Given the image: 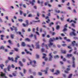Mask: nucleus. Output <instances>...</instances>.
Returning a JSON list of instances; mask_svg holds the SVG:
<instances>
[{"mask_svg":"<svg viewBox=\"0 0 78 78\" xmlns=\"http://www.w3.org/2000/svg\"><path fill=\"white\" fill-rule=\"evenodd\" d=\"M14 37H15V35L13 34H11L10 35V37L11 39H14Z\"/></svg>","mask_w":78,"mask_h":78,"instance_id":"obj_16","label":"nucleus"},{"mask_svg":"<svg viewBox=\"0 0 78 78\" xmlns=\"http://www.w3.org/2000/svg\"><path fill=\"white\" fill-rule=\"evenodd\" d=\"M22 46L23 47H25L26 46V44H25V43L24 42H23L21 44Z\"/></svg>","mask_w":78,"mask_h":78,"instance_id":"obj_15","label":"nucleus"},{"mask_svg":"<svg viewBox=\"0 0 78 78\" xmlns=\"http://www.w3.org/2000/svg\"><path fill=\"white\" fill-rule=\"evenodd\" d=\"M50 20L49 19H48V21H46V22H47V23H49V22H50Z\"/></svg>","mask_w":78,"mask_h":78,"instance_id":"obj_46","label":"nucleus"},{"mask_svg":"<svg viewBox=\"0 0 78 78\" xmlns=\"http://www.w3.org/2000/svg\"><path fill=\"white\" fill-rule=\"evenodd\" d=\"M23 62H26V59L24 58L23 59Z\"/></svg>","mask_w":78,"mask_h":78,"instance_id":"obj_45","label":"nucleus"},{"mask_svg":"<svg viewBox=\"0 0 78 78\" xmlns=\"http://www.w3.org/2000/svg\"><path fill=\"white\" fill-rule=\"evenodd\" d=\"M60 28V27L59 25H58L56 26V30H59V28Z\"/></svg>","mask_w":78,"mask_h":78,"instance_id":"obj_22","label":"nucleus"},{"mask_svg":"<svg viewBox=\"0 0 78 78\" xmlns=\"http://www.w3.org/2000/svg\"><path fill=\"white\" fill-rule=\"evenodd\" d=\"M66 41H67L68 42H70V40L69 39H66Z\"/></svg>","mask_w":78,"mask_h":78,"instance_id":"obj_56","label":"nucleus"},{"mask_svg":"<svg viewBox=\"0 0 78 78\" xmlns=\"http://www.w3.org/2000/svg\"><path fill=\"white\" fill-rule=\"evenodd\" d=\"M60 19L62 21H64V18H60Z\"/></svg>","mask_w":78,"mask_h":78,"instance_id":"obj_63","label":"nucleus"},{"mask_svg":"<svg viewBox=\"0 0 78 78\" xmlns=\"http://www.w3.org/2000/svg\"><path fill=\"white\" fill-rule=\"evenodd\" d=\"M20 15H22L23 12L22 11H20Z\"/></svg>","mask_w":78,"mask_h":78,"instance_id":"obj_50","label":"nucleus"},{"mask_svg":"<svg viewBox=\"0 0 78 78\" xmlns=\"http://www.w3.org/2000/svg\"><path fill=\"white\" fill-rule=\"evenodd\" d=\"M73 56L72 54H68L67 55V57H72Z\"/></svg>","mask_w":78,"mask_h":78,"instance_id":"obj_18","label":"nucleus"},{"mask_svg":"<svg viewBox=\"0 0 78 78\" xmlns=\"http://www.w3.org/2000/svg\"><path fill=\"white\" fill-rule=\"evenodd\" d=\"M26 24L27 25V26H28V25H29V23H28V20H26Z\"/></svg>","mask_w":78,"mask_h":78,"instance_id":"obj_29","label":"nucleus"},{"mask_svg":"<svg viewBox=\"0 0 78 78\" xmlns=\"http://www.w3.org/2000/svg\"><path fill=\"white\" fill-rule=\"evenodd\" d=\"M24 0V1H26L28 2H30V4H32L33 6L34 5V3H35V0H32V2H30V1L28 0Z\"/></svg>","mask_w":78,"mask_h":78,"instance_id":"obj_3","label":"nucleus"},{"mask_svg":"<svg viewBox=\"0 0 78 78\" xmlns=\"http://www.w3.org/2000/svg\"><path fill=\"white\" fill-rule=\"evenodd\" d=\"M40 22V20H39L38 21H34V22Z\"/></svg>","mask_w":78,"mask_h":78,"instance_id":"obj_57","label":"nucleus"},{"mask_svg":"<svg viewBox=\"0 0 78 78\" xmlns=\"http://www.w3.org/2000/svg\"><path fill=\"white\" fill-rule=\"evenodd\" d=\"M25 41H27L28 42H30L31 41V40H30V39L27 38L25 39Z\"/></svg>","mask_w":78,"mask_h":78,"instance_id":"obj_14","label":"nucleus"},{"mask_svg":"<svg viewBox=\"0 0 78 78\" xmlns=\"http://www.w3.org/2000/svg\"><path fill=\"white\" fill-rule=\"evenodd\" d=\"M5 19H6L7 20H9L8 16H6L5 17Z\"/></svg>","mask_w":78,"mask_h":78,"instance_id":"obj_61","label":"nucleus"},{"mask_svg":"<svg viewBox=\"0 0 78 78\" xmlns=\"http://www.w3.org/2000/svg\"><path fill=\"white\" fill-rule=\"evenodd\" d=\"M23 73L24 74H25V73H26V71H27V70H26V69H23Z\"/></svg>","mask_w":78,"mask_h":78,"instance_id":"obj_39","label":"nucleus"},{"mask_svg":"<svg viewBox=\"0 0 78 78\" xmlns=\"http://www.w3.org/2000/svg\"><path fill=\"white\" fill-rule=\"evenodd\" d=\"M33 62L34 64H36V61L35 60H34L33 61H30V64H31V65H32L33 66V67H36V66L35 65H33Z\"/></svg>","mask_w":78,"mask_h":78,"instance_id":"obj_2","label":"nucleus"},{"mask_svg":"<svg viewBox=\"0 0 78 78\" xmlns=\"http://www.w3.org/2000/svg\"><path fill=\"white\" fill-rule=\"evenodd\" d=\"M33 31L34 33H35V28H34L33 29Z\"/></svg>","mask_w":78,"mask_h":78,"instance_id":"obj_54","label":"nucleus"},{"mask_svg":"<svg viewBox=\"0 0 78 78\" xmlns=\"http://www.w3.org/2000/svg\"><path fill=\"white\" fill-rule=\"evenodd\" d=\"M72 59L73 61V63H75V57H73L72 58Z\"/></svg>","mask_w":78,"mask_h":78,"instance_id":"obj_20","label":"nucleus"},{"mask_svg":"<svg viewBox=\"0 0 78 78\" xmlns=\"http://www.w3.org/2000/svg\"><path fill=\"white\" fill-rule=\"evenodd\" d=\"M23 26L24 27H27V26H28V25L27 24H25L24 23L23 24Z\"/></svg>","mask_w":78,"mask_h":78,"instance_id":"obj_32","label":"nucleus"},{"mask_svg":"<svg viewBox=\"0 0 78 78\" xmlns=\"http://www.w3.org/2000/svg\"><path fill=\"white\" fill-rule=\"evenodd\" d=\"M8 42L10 44H12V41H11V40H9Z\"/></svg>","mask_w":78,"mask_h":78,"instance_id":"obj_30","label":"nucleus"},{"mask_svg":"<svg viewBox=\"0 0 78 78\" xmlns=\"http://www.w3.org/2000/svg\"><path fill=\"white\" fill-rule=\"evenodd\" d=\"M36 34H37L38 36H40V34H39V33L38 32H36Z\"/></svg>","mask_w":78,"mask_h":78,"instance_id":"obj_53","label":"nucleus"},{"mask_svg":"<svg viewBox=\"0 0 78 78\" xmlns=\"http://www.w3.org/2000/svg\"><path fill=\"white\" fill-rule=\"evenodd\" d=\"M37 2H38V3H39V4L41 3V5H42L43 4V3H44V2L42 1H41V2L40 1L38 0V1Z\"/></svg>","mask_w":78,"mask_h":78,"instance_id":"obj_17","label":"nucleus"},{"mask_svg":"<svg viewBox=\"0 0 78 78\" xmlns=\"http://www.w3.org/2000/svg\"><path fill=\"white\" fill-rule=\"evenodd\" d=\"M28 17H33V15H32L31 14H30L29 15Z\"/></svg>","mask_w":78,"mask_h":78,"instance_id":"obj_31","label":"nucleus"},{"mask_svg":"<svg viewBox=\"0 0 78 78\" xmlns=\"http://www.w3.org/2000/svg\"><path fill=\"white\" fill-rule=\"evenodd\" d=\"M55 12H57V13H59V12H60V11L58 10H56Z\"/></svg>","mask_w":78,"mask_h":78,"instance_id":"obj_35","label":"nucleus"},{"mask_svg":"<svg viewBox=\"0 0 78 78\" xmlns=\"http://www.w3.org/2000/svg\"><path fill=\"white\" fill-rule=\"evenodd\" d=\"M54 58L55 59H56V58H59V56L58 55H56L54 56Z\"/></svg>","mask_w":78,"mask_h":78,"instance_id":"obj_24","label":"nucleus"},{"mask_svg":"<svg viewBox=\"0 0 78 78\" xmlns=\"http://www.w3.org/2000/svg\"><path fill=\"white\" fill-rule=\"evenodd\" d=\"M67 28H64V29H63V31L64 32L65 31H67Z\"/></svg>","mask_w":78,"mask_h":78,"instance_id":"obj_38","label":"nucleus"},{"mask_svg":"<svg viewBox=\"0 0 78 78\" xmlns=\"http://www.w3.org/2000/svg\"><path fill=\"white\" fill-rule=\"evenodd\" d=\"M22 32H24V33H25V29H22Z\"/></svg>","mask_w":78,"mask_h":78,"instance_id":"obj_49","label":"nucleus"},{"mask_svg":"<svg viewBox=\"0 0 78 78\" xmlns=\"http://www.w3.org/2000/svg\"><path fill=\"white\" fill-rule=\"evenodd\" d=\"M14 30H15V32L18 34H21V32H17L16 31H17L18 30V29L17 28V27H15Z\"/></svg>","mask_w":78,"mask_h":78,"instance_id":"obj_6","label":"nucleus"},{"mask_svg":"<svg viewBox=\"0 0 78 78\" xmlns=\"http://www.w3.org/2000/svg\"><path fill=\"white\" fill-rule=\"evenodd\" d=\"M44 46H45L46 48L47 49H48V46H47V45L45 44Z\"/></svg>","mask_w":78,"mask_h":78,"instance_id":"obj_42","label":"nucleus"},{"mask_svg":"<svg viewBox=\"0 0 78 78\" xmlns=\"http://www.w3.org/2000/svg\"><path fill=\"white\" fill-rule=\"evenodd\" d=\"M41 51H42V52H44V48H42L41 49Z\"/></svg>","mask_w":78,"mask_h":78,"instance_id":"obj_62","label":"nucleus"},{"mask_svg":"<svg viewBox=\"0 0 78 78\" xmlns=\"http://www.w3.org/2000/svg\"><path fill=\"white\" fill-rule=\"evenodd\" d=\"M27 54H30V55H32V54L30 52V51H27Z\"/></svg>","mask_w":78,"mask_h":78,"instance_id":"obj_40","label":"nucleus"},{"mask_svg":"<svg viewBox=\"0 0 78 78\" xmlns=\"http://www.w3.org/2000/svg\"><path fill=\"white\" fill-rule=\"evenodd\" d=\"M66 5L68 6H70V2H68V3L66 4Z\"/></svg>","mask_w":78,"mask_h":78,"instance_id":"obj_52","label":"nucleus"},{"mask_svg":"<svg viewBox=\"0 0 78 78\" xmlns=\"http://www.w3.org/2000/svg\"><path fill=\"white\" fill-rule=\"evenodd\" d=\"M7 69L8 71H9V72H10L11 71L10 70V69H11V66L10 65H9L8 66Z\"/></svg>","mask_w":78,"mask_h":78,"instance_id":"obj_10","label":"nucleus"},{"mask_svg":"<svg viewBox=\"0 0 78 78\" xmlns=\"http://www.w3.org/2000/svg\"><path fill=\"white\" fill-rule=\"evenodd\" d=\"M60 73V71H59L57 70L56 73H55V74H56V75H58V74H59V73Z\"/></svg>","mask_w":78,"mask_h":78,"instance_id":"obj_23","label":"nucleus"},{"mask_svg":"<svg viewBox=\"0 0 78 78\" xmlns=\"http://www.w3.org/2000/svg\"><path fill=\"white\" fill-rule=\"evenodd\" d=\"M18 58H20V56L17 55L16 57L15 58V62H17V60L18 59Z\"/></svg>","mask_w":78,"mask_h":78,"instance_id":"obj_9","label":"nucleus"},{"mask_svg":"<svg viewBox=\"0 0 78 78\" xmlns=\"http://www.w3.org/2000/svg\"><path fill=\"white\" fill-rule=\"evenodd\" d=\"M54 23H53V22L51 23H50L49 24V26L51 27L52 25H54Z\"/></svg>","mask_w":78,"mask_h":78,"instance_id":"obj_33","label":"nucleus"},{"mask_svg":"<svg viewBox=\"0 0 78 78\" xmlns=\"http://www.w3.org/2000/svg\"><path fill=\"white\" fill-rule=\"evenodd\" d=\"M38 75L40 76H42V73L38 72Z\"/></svg>","mask_w":78,"mask_h":78,"instance_id":"obj_28","label":"nucleus"},{"mask_svg":"<svg viewBox=\"0 0 78 78\" xmlns=\"http://www.w3.org/2000/svg\"><path fill=\"white\" fill-rule=\"evenodd\" d=\"M19 64L21 66H23V65L21 61L19 62Z\"/></svg>","mask_w":78,"mask_h":78,"instance_id":"obj_27","label":"nucleus"},{"mask_svg":"<svg viewBox=\"0 0 78 78\" xmlns=\"http://www.w3.org/2000/svg\"><path fill=\"white\" fill-rule=\"evenodd\" d=\"M37 58H39V56L37 55H36Z\"/></svg>","mask_w":78,"mask_h":78,"instance_id":"obj_55","label":"nucleus"},{"mask_svg":"<svg viewBox=\"0 0 78 78\" xmlns=\"http://www.w3.org/2000/svg\"><path fill=\"white\" fill-rule=\"evenodd\" d=\"M23 6L24 8H27V5L25 4L23 5Z\"/></svg>","mask_w":78,"mask_h":78,"instance_id":"obj_43","label":"nucleus"},{"mask_svg":"<svg viewBox=\"0 0 78 78\" xmlns=\"http://www.w3.org/2000/svg\"><path fill=\"white\" fill-rule=\"evenodd\" d=\"M48 68H46V70H44V71L42 72H45L46 74H47V71H48Z\"/></svg>","mask_w":78,"mask_h":78,"instance_id":"obj_13","label":"nucleus"},{"mask_svg":"<svg viewBox=\"0 0 78 78\" xmlns=\"http://www.w3.org/2000/svg\"><path fill=\"white\" fill-rule=\"evenodd\" d=\"M18 20L19 22H22L23 21V20L22 19H18Z\"/></svg>","mask_w":78,"mask_h":78,"instance_id":"obj_25","label":"nucleus"},{"mask_svg":"<svg viewBox=\"0 0 78 78\" xmlns=\"http://www.w3.org/2000/svg\"><path fill=\"white\" fill-rule=\"evenodd\" d=\"M49 61H51L52 60V58H53V56L51 55V53H50L49 54Z\"/></svg>","mask_w":78,"mask_h":78,"instance_id":"obj_4","label":"nucleus"},{"mask_svg":"<svg viewBox=\"0 0 78 78\" xmlns=\"http://www.w3.org/2000/svg\"><path fill=\"white\" fill-rule=\"evenodd\" d=\"M43 55L44 56H43L42 58L43 59L45 58V61H48V58H47L46 57V56H47V55L45 54H43Z\"/></svg>","mask_w":78,"mask_h":78,"instance_id":"obj_5","label":"nucleus"},{"mask_svg":"<svg viewBox=\"0 0 78 78\" xmlns=\"http://www.w3.org/2000/svg\"><path fill=\"white\" fill-rule=\"evenodd\" d=\"M8 59H9V60H11L12 61H14V60L13 59V58H10V57H8Z\"/></svg>","mask_w":78,"mask_h":78,"instance_id":"obj_19","label":"nucleus"},{"mask_svg":"<svg viewBox=\"0 0 78 78\" xmlns=\"http://www.w3.org/2000/svg\"><path fill=\"white\" fill-rule=\"evenodd\" d=\"M12 68H15V66H14V65L13 64H12Z\"/></svg>","mask_w":78,"mask_h":78,"instance_id":"obj_48","label":"nucleus"},{"mask_svg":"<svg viewBox=\"0 0 78 78\" xmlns=\"http://www.w3.org/2000/svg\"><path fill=\"white\" fill-rule=\"evenodd\" d=\"M73 22L74 23H76V21L73 20H71V21H70V23H71V22Z\"/></svg>","mask_w":78,"mask_h":78,"instance_id":"obj_26","label":"nucleus"},{"mask_svg":"<svg viewBox=\"0 0 78 78\" xmlns=\"http://www.w3.org/2000/svg\"><path fill=\"white\" fill-rule=\"evenodd\" d=\"M53 48H56V45L54 44V45H53L52 46Z\"/></svg>","mask_w":78,"mask_h":78,"instance_id":"obj_47","label":"nucleus"},{"mask_svg":"<svg viewBox=\"0 0 78 78\" xmlns=\"http://www.w3.org/2000/svg\"><path fill=\"white\" fill-rule=\"evenodd\" d=\"M70 36H73H73H76V34H75V33L73 31L70 33Z\"/></svg>","mask_w":78,"mask_h":78,"instance_id":"obj_8","label":"nucleus"},{"mask_svg":"<svg viewBox=\"0 0 78 78\" xmlns=\"http://www.w3.org/2000/svg\"><path fill=\"white\" fill-rule=\"evenodd\" d=\"M13 76H16V73H13Z\"/></svg>","mask_w":78,"mask_h":78,"instance_id":"obj_64","label":"nucleus"},{"mask_svg":"<svg viewBox=\"0 0 78 78\" xmlns=\"http://www.w3.org/2000/svg\"><path fill=\"white\" fill-rule=\"evenodd\" d=\"M31 31V29L30 28H29L28 29V31L29 32H30V31Z\"/></svg>","mask_w":78,"mask_h":78,"instance_id":"obj_59","label":"nucleus"},{"mask_svg":"<svg viewBox=\"0 0 78 78\" xmlns=\"http://www.w3.org/2000/svg\"><path fill=\"white\" fill-rule=\"evenodd\" d=\"M51 33H52V35H55L56 34V33L54 32H52Z\"/></svg>","mask_w":78,"mask_h":78,"instance_id":"obj_60","label":"nucleus"},{"mask_svg":"<svg viewBox=\"0 0 78 78\" xmlns=\"http://www.w3.org/2000/svg\"><path fill=\"white\" fill-rule=\"evenodd\" d=\"M0 76H1V78L2 77V76H4L5 78H8L6 76H5V74L3 73L2 72H1Z\"/></svg>","mask_w":78,"mask_h":78,"instance_id":"obj_7","label":"nucleus"},{"mask_svg":"<svg viewBox=\"0 0 78 78\" xmlns=\"http://www.w3.org/2000/svg\"><path fill=\"white\" fill-rule=\"evenodd\" d=\"M63 47H66L67 46V44H64L62 45Z\"/></svg>","mask_w":78,"mask_h":78,"instance_id":"obj_36","label":"nucleus"},{"mask_svg":"<svg viewBox=\"0 0 78 78\" xmlns=\"http://www.w3.org/2000/svg\"><path fill=\"white\" fill-rule=\"evenodd\" d=\"M0 36L1 37V40H3V37H5V35H1Z\"/></svg>","mask_w":78,"mask_h":78,"instance_id":"obj_21","label":"nucleus"},{"mask_svg":"<svg viewBox=\"0 0 78 78\" xmlns=\"http://www.w3.org/2000/svg\"><path fill=\"white\" fill-rule=\"evenodd\" d=\"M39 43V41H38V42L36 43V46L37 48H39V45L38 44Z\"/></svg>","mask_w":78,"mask_h":78,"instance_id":"obj_11","label":"nucleus"},{"mask_svg":"<svg viewBox=\"0 0 78 78\" xmlns=\"http://www.w3.org/2000/svg\"><path fill=\"white\" fill-rule=\"evenodd\" d=\"M73 67L74 68L75 67V62L73 63Z\"/></svg>","mask_w":78,"mask_h":78,"instance_id":"obj_41","label":"nucleus"},{"mask_svg":"<svg viewBox=\"0 0 78 78\" xmlns=\"http://www.w3.org/2000/svg\"><path fill=\"white\" fill-rule=\"evenodd\" d=\"M63 76L64 78H66V75L65 74H63Z\"/></svg>","mask_w":78,"mask_h":78,"instance_id":"obj_58","label":"nucleus"},{"mask_svg":"<svg viewBox=\"0 0 78 78\" xmlns=\"http://www.w3.org/2000/svg\"><path fill=\"white\" fill-rule=\"evenodd\" d=\"M52 42H53V39L52 38H50L49 40L50 43L49 44H48L49 47L50 48H51V47L52 45H53V43H52Z\"/></svg>","mask_w":78,"mask_h":78,"instance_id":"obj_1","label":"nucleus"},{"mask_svg":"<svg viewBox=\"0 0 78 78\" xmlns=\"http://www.w3.org/2000/svg\"><path fill=\"white\" fill-rule=\"evenodd\" d=\"M0 66L2 69H3V67H4V65L3 64H2V65H1Z\"/></svg>","mask_w":78,"mask_h":78,"instance_id":"obj_34","label":"nucleus"},{"mask_svg":"<svg viewBox=\"0 0 78 78\" xmlns=\"http://www.w3.org/2000/svg\"><path fill=\"white\" fill-rule=\"evenodd\" d=\"M59 39V38L58 37H57L55 39L54 38V40H58V39Z\"/></svg>","mask_w":78,"mask_h":78,"instance_id":"obj_51","label":"nucleus"},{"mask_svg":"<svg viewBox=\"0 0 78 78\" xmlns=\"http://www.w3.org/2000/svg\"><path fill=\"white\" fill-rule=\"evenodd\" d=\"M71 26L75 28V24H74V23H72Z\"/></svg>","mask_w":78,"mask_h":78,"instance_id":"obj_37","label":"nucleus"},{"mask_svg":"<svg viewBox=\"0 0 78 78\" xmlns=\"http://www.w3.org/2000/svg\"><path fill=\"white\" fill-rule=\"evenodd\" d=\"M0 49H4V46H2L0 47Z\"/></svg>","mask_w":78,"mask_h":78,"instance_id":"obj_44","label":"nucleus"},{"mask_svg":"<svg viewBox=\"0 0 78 78\" xmlns=\"http://www.w3.org/2000/svg\"><path fill=\"white\" fill-rule=\"evenodd\" d=\"M76 44V41H73L72 42V44L73 45V46H75Z\"/></svg>","mask_w":78,"mask_h":78,"instance_id":"obj_12","label":"nucleus"}]
</instances>
